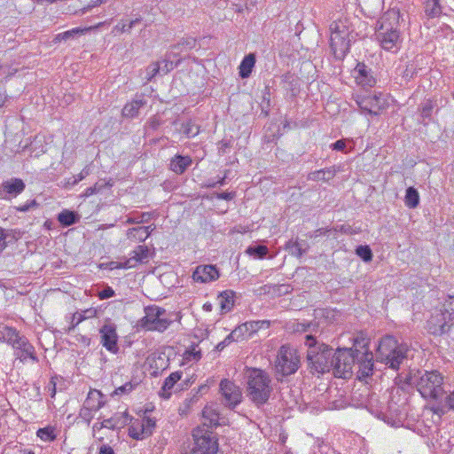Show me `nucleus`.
<instances>
[{
	"instance_id": "f257e3e1",
	"label": "nucleus",
	"mask_w": 454,
	"mask_h": 454,
	"mask_svg": "<svg viewBox=\"0 0 454 454\" xmlns=\"http://www.w3.org/2000/svg\"><path fill=\"white\" fill-rule=\"evenodd\" d=\"M354 21H357L355 17H343L330 26V46L336 59H342L356 39Z\"/></svg>"
},
{
	"instance_id": "f03ea898",
	"label": "nucleus",
	"mask_w": 454,
	"mask_h": 454,
	"mask_svg": "<svg viewBox=\"0 0 454 454\" xmlns=\"http://www.w3.org/2000/svg\"><path fill=\"white\" fill-rule=\"evenodd\" d=\"M304 344L308 348L307 360L311 371L322 374L330 372L333 367V349L320 342L314 334H307Z\"/></svg>"
},
{
	"instance_id": "7ed1b4c3",
	"label": "nucleus",
	"mask_w": 454,
	"mask_h": 454,
	"mask_svg": "<svg viewBox=\"0 0 454 454\" xmlns=\"http://www.w3.org/2000/svg\"><path fill=\"white\" fill-rule=\"evenodd\" d=\"M406 380L407 383L415 386L426 399L438 400L444 394V378L438 371H418Z\"/></svg>"
},
{
	"instance_id": "20e7f679",
	"label": "nucleus",
	"mask_w": 454,
	"mask_h": 454,
	"mask_svg": "<svg viewBox=\"0 0 454 454\" xmlns=\"http://www.w3.org/2000/svg\"><path fill=\"white\" fill-rule=\"evenodd\" d=\"M407 352V345L399 344L393 336L387 335L380 340L376 356L381 363L389 368L397 370L406 357Z\"/></svg>"
},
{
	"instance_id": "39448f33",
	"label": "nucleus",
	"mask_w": 454,
	"mask_h": 454,
	"mask_svg": "<svg viewBox=\"0 0 454 454\" xmlns=\"http://www.w3.org/2000/svg\"><path fill=\"white\" fill-rule=\"evenodd\" d=\"M269 375L260 370L253 369L247 379V395L256 404H264L270 398L272 387Z\"/></svg>"
},
{
	"instance_id": "423d86ee",
	"label": "nucleus",
	"mask_w": 454,
	"mask_h": 454,
	"mask_svg": "<svg viewBox=\"0 0 454 454\" xmlns=\"http://www.w3.org/2000/svg\"><path fill=\"white\" fill-rule=\"evenodd\" d=\"M300 367V356L295 348L283 345L278 351L274 362V370L277 375L289 376L297 372Z\"/></svg>"
},
{
	"instance_id": "0eeeda50",
	"label": "nucleus",
	"mask_w": 454,
	"mask_h": 454,
	"mask_svg": "<svg viewBox=\"0 0 454 454\" xmlns=\"http://www.w3.org/2000/svg\"><path fill=\"white\" fill-rule=\"evenodd\" d=\"M166 310L158 306L145 308V316L138 321V325L146 331L164 332L172 323L165 317Z\"/></svg>"
},
{
	"instance_id": "6e6552de",
	"label": "nucleus",
	"mask_w": 454,
	"mask_h": 454,
	"mask_svg": "<svg viewBox=\"0 0 454 454\" xmlns=\"http://www.w3.org/2000/svg\"><path fill=\"white\" fill-rule=\"evenodd\" d=\"M332 359V370L336 377L347 379L352 375V368L356 363V354L352 348H338Z\"/></svg>"
},
{
	"instance_id": "1a4fd4ad",
	"label": "nucleus",
	"mask_w": 454,
	"mask_h": 454,
	"mask_svg": "<svg viewBox=\"0 0 454 454\" xmlns=\"http://www.w3.org/2000/svg\"><path fill=\"white\" fill-rule=\"evenodd\" d=\"M194 440L193 447L190 454H215L218 443L212 432L197 427L192 431Z\"/></svg>"
},
{
	"instance_id": "9d476101",
	"label": "nucleus",
	"mask_w": 454,
	"mask_h": 454,
	"mask_svg": "<svg viewBox=\"0 0 454 454\" xmlns=\"http://www.w3.org/2000/svg\"><path fill=\"white\" fill-rule=\"evenodd\" d=\"M377 37L381 47L386 51H396L401 48L402 40L397 27H388L387 24L380 25Z\"/></svg>"
},
{
	"instance_id": "9b49d317",
	"label": "nucleus",
	"mask_w": 454,
	"mask_h": 454,
	"mask_svg": "<svg viewBox=\"0 0 454 454\" xmlns=\"http://www.w3.org/2000/svg\"><path fill=\"white\" fill-rule=\"evenodd\" d=\"M453 321L452 312L446 309H436L427 320L428 331L434 335H442L446 333L450 327V322Z\"/></svg>"
},
{
	"instance_id": "f8f14e48",
	"label": "nucleus",
	"mask_w": 454,
	"mask_h": 454,
	"mask_svg": "<svg viewBox=\"0 0 454 454\" xmlns=\"http://www.w3.org/2000/svg\"><path fill=\"white\" fill-rule=\"evenodd\" d=\"M220 393L223 397V403L230 408L234 409L242 401V392L234 382L224 379L220 382Z\"/></svg>"
},
{
	"instance_id": "ddd939ff",
	"label": "nucleus",
	"mask_w": 454,
	"mask_h": 454,
	"mask_svg": "<svg viewBox=\"0 0 454 454\" xmlns=\"http://www.w3.org/2000/svg\"><path fill=\"white\" fill-rule=\"evenodd\" d=\"M101 337V344L109 352L117 354L119 351L118 347V334L116 332V326L112 324H105L99 330Z\"/></svg>"
},
{
	"instance_id": "4468645a",
	"label": "nucleus",
	"mask_w": 454,
	"mask_h": 454,
	"mask_svg": "<svg viewBox=\"0 0 454 454\" xmlns=\"http://www.w3.org/2000/svg\"><path fill=\"white\" fill-rule=\"evenodd\" d=\"M13 349L15 357L20 362L25 363L27 359L32 360L34 363L38 362L35 349L26 336H23L20 341L18 340Z\"/></svg>"
},
{
	"instance_id": "2eb2a0df",
	"label": "nucleus",
	"mask_w": 454,
	"mask_h": 454,
	"mask_svg": "<svg viewBox=\"0 0 454 454\" xmlns=\"http://www.w3.org/2000/svg\"><path fill=\"white\" fill-rule=\"evenodd\" d=\"M25 183L20 178L4 181L0 187V199L10 200L25 190Z\"/></svg>"
},
{
	"instance_id": "dca6fc26",
	"label": "nucleus",
	"mask_w": 454,
	"mask_h": 454,
	"mask_svg": "<svg viewBox=\"0 0 454 454\" xmlns=\"http://www.w3.org/2000/svg\"><path fill=\"white\" fill-rule=\"evenodd\" d=\"M356 362L358 364V372L362 377H368L373 370V355L368 349H356Z\"/></svg>"
},
{
	"instance_id": "f3484780",
	"label": "nucleus",
	"mask_w": 454,
	"mask_h": 454,
	"mask_svg": "<svg viewBox=\"0 0 454 454\" xmlns=\"http://www.w3.org/2000/svg\"><path fill=\"white\" fill-rule=\"evenodd\" d=\"M407 18V13L402 12L400 8L395 6L385 12L381 25L387 24L388 27H397L400 31V28L406 25Z\"/></svg>"
},
{
	"instance_id": "a211bd4d",
	"label": "nucleus",
	"mask_w": 454,
	"mask_h": 454,
	"mask_svg": "<svg viewBox=\"0 0 454 454\" xmlns=\"http://www.w3.org/2000/svg\"><path fill=\"white\" fill-rule=\"evenodd\" d=\"M359 106L363 111L368 112L370 114L377 115L380 111L386 106L385 101L381 98V94L379 96H368L359 102Z\"/></svg>"
},
{
	"instance_id": "6ab92c4d",
	"label": "nucleus",
	"mask_w": 454,
	"mask_h": 454,
	"mask_svg": "<svg viewBox=\"0 0 454 454\" xmlns=\"http://www.w3.org/2000/svg\"><path fill=\"white\" fill-rule=\"evenodd\" d=\"M192 278L196 282L207 283L217 279L219 273L214 265H200L195 269Z\"/></svg>"
},
{
	"instance_id": "aec40b11",
	"label": "nucleus",
	"mask_w": 454,
	"mask_h": 454,
	"mask_svg": "<svg viewBox=\"0 0 454 454\" xmlns=\"http://www.w3.org/2000/svg\"><path fill=\"white\" fill-rule=\"evenodd\" d=\"M362 12L373 19L380 15L384 7V0H357Z\"/></svg>"
},
{
	"instance_id": "412c9836",
	"label": "nucleus",
	"mask_w": 454,
	"mask_h": 454,
	"mask_svg": "<svg viewBox=\"0 0 454 454\" xmlns=\"http://www.w3.org/2000/svg\"><path fill=\"white\" fill-rule=\"evenodd\" d=\"M23 336L16 328L3 324L0 325V340L8 343L12 348L17 345L18 340L20 341Z\"/></svg>"
},
{
	"instance_id": "4be33fe9",
	"label": "nucleus",
	"mask_w": 454,
	"mask_h": 454,
	"mask_svg": "<svg viewBox=\"0 0 454 454\" xmlns=\"http://www.w3.org/2000/svg\"><path fill=\"white\" fill-rule=\"evenodd\" d=\"M197 45V40L193 37L181 39L176 44L172 46V51L168 54V58L179 56L184 51L194 49Z\"/></svg>"
},
{
	"instance_id": "5701e85b",
	"label": "nucleus",
	"mask_w": 454,
	"mask_h": 454,
	"mask_svg": "<svg viewBox=\"0 0 454 454\" xmlns=\"http://www.w3.org/2000/svg\"><path fill=\"white\" fill-rule=\"evenodd\" d=\"M355 72L356 73V80L359 84L372 87L375 83L374 78L370 75V72L364 64L358 63L355 68Z\"/></svg>"
},
{
	"instance_id": "b1692460",
	"label": "nucleus",
	"mask_w": 454,
	"mask_h": 454,
	"mask_svg": "<svg viewBox=\"0 0 454 454\" xmlns=\"http://www.w3.org/2000/svg\"><path fill=\"white\" fill-rule=\"evenodd\" d=\"M183 375L182 372H174L164 380V383L160 391V395L165 399H168L171 395V390L176 383L181 380Z\"/></svg>"
},
{
	"instance_id": "393cba45",
	"label": "nucleus",
	"mask_w": 454,
	"mask_h": 454,
	"mask_svg": "<svg viewBox=\"0 0 454 454\" xmlns=\"http://www.w3.org/2000/svg\"><path fill=\"white\" fill-rule=\"evenodd\" d=\"M234 298L235 292L232 290H225L218 295L217 300L223 314L232 309L234 306Z\"/></svg>"
},
{
	"instance_id": "a878e982",
	"label": "nucleus",
	"mask_w": 454,
	"mask_h": 454,
	"mask_svg": "<svg viewBox=\"0 0 454 454\" xmlns=\"http://www.w3.org/2000/svg\"><path fill=\"white\" fill-rule=\"evenodd\" d=\"M96 313L97 311L94 309H86L83 310L82 312L74 313L73 316L71 317L69 326L65 330L66 333H70L83 320L94 317L96 316Z\"/></svg>"
},
{
	"instance_id": "bb28decb",
	"label": "nucleus",
	"mask_w": 454,
	"mask_h": 454,
	"mask_svg": "<svg viewBox=\"0 0 454 454\" xmlns=\"http://www.w3.org/2000/svg\"><path fill=\"white\" fill-rule=\"evenodd\" d=\"M150 258V250L146 246L139 245L130 254L129 260L134 263V267L137 263L147 262Z\"/></svg>"
},
{
	"instance_id": "cd10ccee",
	"label": "nucleus",
	"mask_w": 454,
	"mask_h": 454,
	"mask_svg": "<svg viewBox=\"0 0 454 454\" xmlns=\"http://www.w3.org/2000/svg\"><path fill=\"white\" fill-rule=\"evenodd\" d=\"M422 62V57L417 56L413 60L408 62L402 71L401 74L406 81L411 80L418 74L419 71L421 70L420 63Z\"/></svg>"
},
{
	"instance_id": "c85d7f7f",
	"label": "nucleus",
	"mask_w": 454,
	"mask_h": 454,
	"mask_svg": "<svg viewBox=\"0 0 454 454\" xmlns=\"http://www.w3.org/2000/svg\"><path fill=\"white\" fill-rule=\"evenodd\" d=\"M192 162V160L190 156L176 155L171 160L170 168L176 174H183Z\"/></svg>"
},
{
	"instance_id": "c756f323",
	"label": "nucleus",
	"mask_w": 454,
	"mask_h": 454,
	"mask_svg": "<svg viewBox=\"0 0 454 454\" xmlns=\"http://www.w3.org/2000/svg\"><path fill=\"white\" fill-rule=\"evenodd\" d=\"M255 65V55L254 53H249L245 56L239 65V76L241 78H247L252 74L253 68Z\"/></svg>"
},
{
	"instance_id": "7c9ffc66",
	"label": "nucleus",
	"mask_w": 454,
	"mask_h": 454,
	"mask_svg": "<svg viewBox=\"0 0 454 454\" xmlns=\"http://www.w3.org/2000/svg\"><path fill=\"white\" fill-rule=\"evenodd\" d=\"M150 236L148 227H133L127 231V238L132 241H145Z\"/></svg>"
},
{
	"instance_id": "2f4dec72",
	"label": "nucleus",
	"mask_w": 454,
	"mask_h": 454,
	"mask_svg": "<svg viewBox=\"0 0 454 454\" xmlns=\"http://www.w3.org/2000/svg\"><path fill=\"white\" fill-rule=\"evenodd\" d=\"M128 420V415L123 413L121 416H114L110 419H104L98 428H108V429H115L118 427H121L126 425Z\"/></svg>"
},
{
	"instance_id": "473e14b6",
	"label": "nucleus",
	"mask_w": 454,
	"mask_h": 454,
	"mask_svg": "<svg viewBox=\"0 0 454 454\" xmlns=\"http://www.w3.org/2000/svg\"><path fill=\"white\" fill-rule=\"evenodd\" d=\"M83 404L89 406L90 410L98 411L104 405L102 394L98 390L90 391Z\"/></svg>"
},
{
	"instance_id": "72a5a7b5",
	"label": "nucleus",
	"mask_w": 454,
	"mask_h": 454,
	"mask_svg": "<svg viewBox=\"0 0 454 454\" xmlns=\"http://www.w3.org/2000/svg\"><path fill=\"white\" fill-rule=\"evenodd\" d=\"M145 104L143 98H137L124 106L122 114L125 117L133 118L138 114L139 109Z\"/></svg>"
},
{
	"instance_id": "f704fd0d",
	"label": "nucleus",
	"mask_w": 454,
	"mask_h": 454,
	"mask_svg": "<svg viewBox=\"0 0 454 454\" xmlns=\"http://www.w3.org/2000/svg\"><path fill=\"white\" fill-rule=\"evenodd\" d=\"M202 416L206 420H208L209 426L216 427L219 425V412L217 408L213 404L204 407Z\"/></svg>"
},
{
	"instance_id": "c9c22d12",
	"label": "nucleus",
	"mask_w": 454,
	"mask_h": 454,
	"mask_svg": "<svg viewBox=\"0 0 454 454\" xmlns=\"http://www.w3.org/2000/svg\"><path fill=\"white\" fill-rule=\"evenodd\" d=\"M79 215L74 212L67 209L61 211L58 215V221L63 226H70L76 223L79 221Z\"/></svg>"
},
{
	"instance_id": "e433bc0d",
	"label": "nucleus",
	"mask_w": 454,
	"mask_h": 454,
	"mask_svg": "<svg viewBox=\"0 0 454 454\" xmlns=\"http://www.w3.org/2000/svg\"><path fill=\"white\" fill-rule=\"evenodd\" d=\"M405 205L410 208H415L419 204V194L414 187L411 186L406 189L404 197Z\"/></svg>"
},
{
	"instance_id": "4c0bfd02",
	"label": "nucleus",
	"mask_w": 454,
	"mask_h": 454,
	"mask_svg": "<svg viewBox=\"0 0 454 454\" xmlns=\"http://www.w3.org/2000/svg\"><path fill=\"white\" fill-rule=\"evenodd\" d=\"M425 13L429 18L439 17L442 14V6L439 0H427L425 3Z\"/></svg>"
},
{
	"instance_id": "58836bf2",
	"label": "nucleus",
	"mask_w": 454,
	"mask_h": 454,
	"mask_svg": "<svg viewBox=\"0 0 454 454\" xmlns=\"http://www.w3.org/2000/svg\"><path fill=\"white\" fill-rule=\"evenodd\" d=\"M86 29H82V28H79V27H75V28H73L71 30H67V31H65L63 33H59V34H58V35H56L54 36L52 42L54 43H60L62 41H67V40L73 39L77 35L83 34V32Z\"/></svg>"
},
{
	"instance_id": "ea45409f",
	"label": "nucleus",
	"mask_w": 454,
	"mask_h": 454,
	"mask_svg": "<svg viewBox=\"0 0 454 454\" xmlns=\"http://www.w3.org/2000/svg\"><path fill=\"white\" fill-rule=\"evenodd\" d=\"M180 132L186 137H194L200 133V127L193 121L189 120L182 123Z\"/></svg>"
},
{
	"instance_id": "a19ab883",
	"label": "nucleus",
	"mask_w": 454,
	"mask_h": 454,
	"mask_svg": "<svg viewBox=\"0 0 454 454\" xmlns=\"http://www.w3.org/2000/svg\"><path fill=\"white\" fill-rule=\"evenodd\" d=\"M140 420L136 419L129 427V435L136 440H143L144 438L147 437L145 433H144L143 428L138 426L140 425Z\"/></svg>"
},
{
	"instance_id": "79ce46f5",
	"label": "nucleus",
	"mask_w": 454,
	"mask_h": 454,
	"mask_svg": "<svg viewBox=\"0 0 454 454\" xmlns=\"http://www.w3.org/2000/svg\"><path fill=\"white\" fill-rule=\"evenodd\" d=\"M231 337L234 341L244 340L246 336L251 335L246 323L237 326L231 333Z\"/></svg>"
},
{
	"instance_id": "37998d69",
	"label": "nucleus",
	"mask_w": 454,
	"mask_h": 454,
	"mask_svg": "<svg viewBox=\"0 0 454 454\" xmlns=\"http://www.w3.org/2000/svg\"><path fill=\"white\" fill-rule=\"evenodd\" d=\"M54 431L55 430L52 427H46L43 428H39L36 432V435L44 442H51L56 439Z\"/></svg>"
},
{
	"instance_id": "c03bdc74",
	"label": "nucleus",
	"mask_w": 454,
	"mask_h": 454,
	"mask_svg": "<svg viewBox=\"0 0 454 454\" xmlns=\"http://www.w3.org/2000/svg\"><path fill=\"white\" fill-rule=\"evenodd\" d=\"M287 247L293 249V254L298 258H301L307 251V245L305 242L301 243L299 241H289Z\"/></svg>"
},
{
	"instance_id": "a18cd8bd",
	"label": "nucleus",
	"mask_w": 454,
	"mask_h": 454,
	"mask_svg": "<svg viewBox=\"0 0 454 454\" xmlns=\"http://www.w3.org/2000/svg\"><path fill=\"white\" fill-rule=\"evenodd\" d=\"M140 427L143 428L144 433L148 436L152 435L155 426L156 421L154 419H152L150 417H144L142 420H140Z\"/></svg>"
},
{
	"instance_id": "49530a36",
	"label": "nucleus",
	"mask_w": 454,
	"mask_h": 454,
	"mask_svg": "<svg viewBox=\"0 0 454 454\" xmlns=\"http://www.w3.org/2000/svg\"><path fill=\"white\" fill-rule=\"evenodd\" d=\"M268 247L266 246L258 245L254 247H248L247 254L253 255L256 258H263L268 254Z\"/></svg>"
},
{
	"instance_id": "de8ad7c7",
	"label": "nucleus",
	"mask_w": 454,
	"mask_h": 454,
	"mask_svg": "<svg viewBox=\"0 0 454 454\" xmlns=\"http://www.w3.org/2000/svg\"><path fill=\"white\" fill-rule=\"evenodd\" d=\"M141 21L140 18H137L133 20H131L129 24H126L123 20H121L114 27V31L120 32V33H125L129 32L131 28H133L136 24L139 23Z\"/></svg>"
},
{
	"instance_id": "09e8293b",
	"label": "nucleus",
	"mask_w": 454,
	"mask_h": 454,
	"mask_svg": "<svg viewBox=\"0 0 454 454\" xmlns=\"http://www.w3.org/2000/svg\"><path fill=\"white\" fill-rule=\"evenodd\" d=\"M311 327H315L311 323L294 322L292 323L290 329L295 333H309V334H312L310 331Z\"/></svg>"
},
{
	"instance_id": "8fccbe9b",
	"label": "nucleus",
	"mask_w": 454,
	"mask_h": 454,
	"mask_svg": "<svg viewBox=\"0 0 454 454\" xmlns=\"http://www.w3.org/2000/svg\"><path fill=\"white\" fill-rule=\"evenodd\" d=\"M356 253L366 262H371L372 259V253L368 246H358L356 249Z\"/></svg>"
},
{
	"instance_id": "3c124183",
	"label": "nucleus",
	"mask_w": 454,
	"mask_h": 454,
	"mask_svg": "<svg viewBox=\"0 0 454 454\" xmlns=\"http://www.w3.org/2000/svg\"><path fill=\"white\" fill-rule=\"evenodd\" d=\"M434 110V105L431 100H427L423 102L420 106V116L423 120L430 119L432 113Z\"/></svg>"
},
{
	"instance_id": "603ef678",
	"label": "nucleus",
	"mask_w": 454,
	"mask_h": 454,
	"mask_svg": "<svg viewBox=\"0 0 454 454\" xmlns=\"http://www.w3.org/2000/svg\"><path fill=\"white\" fill-rule=\"evenodd\" d=\"M111 185L109 183L106 182H98L93 186L88 187L82 196L84 197H90L93 194L98 193L104 187Z\"/></svg>"
},
{
	"instance_id": "864d4df0",
	"label": "nucleus",
	"mask_w": 454,
	"mask_h": 454,
	"mask_svg": "<svg viewBox=\"0 0 454 454\" xmlns=\"http://www.w3.org/2000/svg\"><path fill=\"white\" fill-rule=\"evenodd\" d=\"M246 324L247 325L248 330L251 333V334L253 333L257 332L259 329H261L262 327L267 328L270 325L269 321H266V320L250 321V322H246Z\"/></svg>"
},
{
	"instance_id": "5fc2aeb1",
	"label": "nucleus",
	"mask_w": 454,
	"mask_h": 454,
	"mask_svg": "<svg viewBox=\"0 0 454 454\" xmlns=\"http://www.w3.org/2000/svg\"><path fill=\"white\" fill-rule=\"evenodd\" d=\"M160 72V65L159 62L149 65L146 68L147 80H152L158 73Z\"/></svg>"
},
{
	"instance_id": "6e6d98bb",
	"label": "nucleus",
	"mask_w": 454,
	"mask_h": 454,
	"mask_svg": "<svg viewBox=\"0 0 454 454\" xmlns=\"http://www.w3.org/2000/svg\"><path fill=\"white\" fill-rule=\"evenodd\" d=\"M110 269H130L134 267V263H131L129 258L125 260L124 262H111L109 263Z\"/></svg>"
},
{
	"instance_id": "4d7b16f0",
	"label": "nucleus",
	"mask_w": 454,
	"mask_h": 454,
	"mask_svg": "<svg viewBox=\"0 0 454 454\" xmlns=\"http://www.w3.org/2000/svg\"><path fill=\"white\" fill-rule=\"evenodd\" d=\"M367 346H368V342L366 341V340L364 337H356L354 340V346L352 347V348L356 354V349H359V348H360L361 349H363L362 351H364V350L368 349Z\"/></svg>"
},
{
	"instance_id": "13d9d810",
	"label": "nucleus",
	"mask_w": 454,
	"mask_h": 454,
	"mask_svg": "<svg viewBox=\"0 0 454 454\" xmlns=\"http://www.w3.org/2000/svg\"><path fill=\"white\" fill-rule=\"evenodd\" d=\"M152 214L149 212L142 213L140 220H137V218L134 217H129L127 219V223L129 224H137L141 223H147L151 218Z\"/></svg>"
},
{
	"instance_id": "bf43d9fd",
	"label": "nucleus",
	"mask_w": 454,
	"mask_h": 454,
	"mask_svg": "<svg viewBox=\"0 0 454 454\" xmlns=\"http://www.w3.org/2000/svg\"><path fill=\"white\" fill-rule=\"evenodd\" d=\"M201 357L200 350H196L195 348H193L191 350H187L184 353V358L188 361H198Z\"/></svg>"
},
{
	"instance_id": "052dcab7",
	"label": "nucleus",
	"mask_w": 454,
	"mask_h": 454,
	"mask_svg": "<svg viewBox=\"0 0 454 454\" xmlns=\"http://www.w3.org/2000/svg\"><path fill=\"white\" fill-rule=\"evenodd\" d=\"M95 411L94 410H90V408L85 404H83L82 408L80 410L79 416L86 420L88 423L92 419L91 412Z\"/></svg>"
},
{
	"instance_id": "680f3d73",
	"label": "nucleus",
	"mask_w": 454,
	"mask_h": 454,
	"mask_svg": "<svg viewBox=\"0 0 454 454\" xmlns=\"http://www.w3.org/2000/svg\"><path fill=\"white\" fill-rule=\"evenodd\" d=\"M180 62V59L177 60L176 63H174L173 61H171L169 59H164L163 60V63H164V66L163 67H160V71L163 73V74H167L168 73L170 70H173L176 67H177V64Z\"/></svg>"
},
{
	"instance_id": "e2e57ef3",
	"label": "nucleus",
	"mask_w": 454,
	"mask_h": 454,
	"mask_svg": "<svg viewBox=\"0 0 454 454\" xmlns=\"http://www.w3.org/2000/svg\"><path fill=\"white\" fill-rule=\"evenodd\" d=\"M133 385L130 382L125 383L124 385L117 387L114 391L116 395H122L130 393L133 390Z\"/></svg>"
},
{
	"instance_id": "0e129e2a",
	"label": "nucleus",
	"mask_w": 454,
	"mask_h": 454,
	"mask_svg": "<svg viewBox=\"0 0 454 454\" xmlns=\"http://www.w3.org/2000/svg\"><path fill=\"white\" fill-rule=\"evenodd\" d=\"M324 176H325V173L323 172V169L316 170V171L310 172L308 175V180H311V181L323 180V181H325Z\"/></svg>"
},
{
	"instance_id": "69168bd1",
	"label": "nucleus",
	"mask_w": 454,
	"mask_h": 454,
	"mask_svg": "<svg viewBox=\"0 0 454 454\" xmlns=\"http://www.w3.org/2000/svg\"><path fill=\"white\" fill-rule=\"evenodd\" d=\"M443 312H446V309H449L450 312H452V318L454 319V296H450L449 300L445 301L443 304V309H442Z\"/></svg>"
},
{
	"instance_id": "338daca9",
	"label": "nucleus",
	"mask_w": 454,
	"mask_h": 454,
	"mask_svg": "<svg viewBox=\"0 0 454 454\" xmlns=\"http://www.w3.org/2000/svg\"><path fill=\"white\" fill-rule=\"evenodd\" d=\"M114 296V291L111 287H106V288L103 289L101 292H99V294H98V297L101 300L108 299V298H111Z\"/></svg>"
},
{
	"instance_id": "774afa93",
	"label": "nucleus",
	"mask_w": 454,
	"mask_h": 454,
	"mask_svg": "<svg viewBox=\"0 0 454 454\" xmlns=\"http://www.w3.org/2000/svg\"><path fill=\"white\" fill-rule=\"evenodd\" d=\"M444 403L449 408V410L454 411V390L445 397Z\"/></svg>"
}]
</instances>
